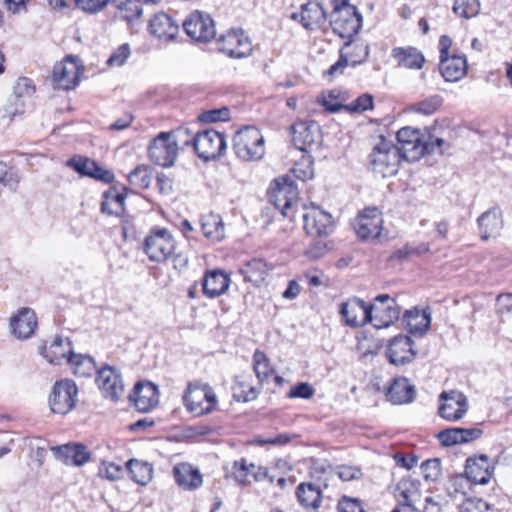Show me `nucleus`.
Segmentation results:
<instances>
[{"label": "nucleus", "instance_id": "nucleus-35", "mask_svg": "<svg viewBox=\"0 0 512 512\" xmlns=\"http://www.w3.org/2000/svg\"><path fill=\"white\" fill-rule=\"evenodd\" d=\"M403 322L410 334L423 336L430 327L431 315L429 311L414 308L405 311Z\"/></svg>", "mask_w": 512, "mask_h": 512}, {"label": "nucleus", "instance_id": "nucleus-3", "mask_svg": "<svg viewBox=\"0 0 512 512\" xmlns=\"http://www.w3.org/2000/svg\"><path fill=\"white\" fill-rule=\"evenodd\" d=\"M401 159L403 157L396 145L379 136L368 155V164L374 173L386 178L397 174Z\"/></svg>", "mask_w": 512, "mask_h": 512}, {"label": "nucleus", "instance_id": "nucleus-48", "mask_svg": "<svg viewBox=\"0 0 512 512\" xmlns=\"http://www.w3.org/2000/svg\"><path fill=\"white\" fill-rule=\"evenodd\" d=\"M253 370L259 382L266 381L272 372L266 354L260 350H256L253 354Z\"/></svg>", "mask_w": 512, "mask_h": 512}, {"label": "nucleus", "instance_id": "nucleus-58", "mask_svg": "<svg viewBox=\"0 0 512 512\" xmlns=\"http://www.w3.org/2000/svg\"><path fill=\"white\" fill-rule=\"evenodd\" d=\"M459 512H491L487 502L479 498L466 499L459 507Z\"/></svg>", "mask_w": 512, "mask_h": 512}, {"label": "nucleus", "instance_id": "nucleus-14", "mask_svg": "<svg viewBox=\"0 0 512 512\" xmlns=\"http://www.w3.org/2000/svg\"><path fill=\"white\" fill-rule=\"evenodd\" d=\"M218 49L229 58L242 59L251 55L252 45L242 30H231L218 39Z\"/></svg>", "mask_w": 512, "mask_h": 512}, {"label": "nucleus", "instance_id": "nucleus-51", "mask_svg": "<svg viewBox=\"0 0 512 512\" xmlns=\"http://www.w3.org/2000/svg\"><path fill=\"white\" fill-rule=\"evenodd\" d=\"M480 10L478 0H455L453 11L456 15L463 18H471L476 16Z\"/></svg>", "mask_w": 512, "mask_h": 512}, {"label": "nucleus", "instance_id": "nucleus-11", "mask_svg": "<svg viewBox=\"0 0 512 512\" xmlns=\"http://www.w3.org/2000/svg\"><path fill=\"white\" fill-rule=\"evenodd\" d=\"M370 321L375 328L389 327L400 316V307L396 300L388 294L378 295L371 305H368Z\"/></svg>", "mask_w": 512, "mask_h": 512}, {"label": "nucleus", "instance_id": "nucleus-5", "mask_svg": "<svg viewBox=\"0 0 512 512\" xmlns=\"http://www.w3.org/2000/svg\"><path fill=\"white\" fill-rule=\"evenodd\" d=\"M268 196L283 216L292 217V208L299 200V190L291 175L276 178L270 185Z\"/></svg>", "mask_w": 512, "mask_h": 512}, {"label": "nucleus", "instance_id": "nucleus-40", "mask_svg": "<svg viewBox=\"0 0 512 512\" xmlns=\"http://www.w3.org/2000/svg\"><path fill=\"white\" fill-rule=\"evenodd\" d=\"M126 468L131 479L141 486L147 485L153 478V466L148 462L130 459Z\"/></svg>", "mask_w": 512, "mask_h": 512}, {"label": "nucleus", "instance_id": "nucleus-43", "mask_svg": "<svg viewBox=\"0 0 512 512\" xmlns=\"http://www.w3.org/2000/svg\"><path fill=\"white\" fill-rule=\"evenodd\" d=\"M73 373L78 377H90L96 371V363L89 355L74 354L68 358Z\"/></svg>", "mask_w": 512, "mask_h": 512}, {"label": "nucleus", "instance_id": "nucleus-55", "mask_svg": "<svg viewBox=\"0 0 512 512\" xmlns=\"http://www.w3.org/2000/svg\"><path fill=\"white\" fill-rule=\"evenodd\" d=\"M130 46L127 43L120 45L108 58L107 64L110 67L122 66L130 56Z\"/></svg>", "mask_w": 512, "mask_h": 512}, {"label": "nucleus", "instance_id": "nucleus-53", "mask_svg": "<svg viewBox=\"0 0 512 512\" xmlns=\"http://www.w3.org/2000/svg\"><path fill=\"white\" fill-rule=\"evenodd\" d=\"M123 473L124 470L120 465L105 460L101 461L98 469V476L108 481H117L121 479Z\"/></svg>", "mask_w": 512, "mask_h": 512}, {"label": "nucleus", "instance_id": "nucleus-9", "mask_svg": "<svg viewBox=\"0 0 512 512\" xmlns=\"http://www.w3.org/2000/svg\"><path fill=\"white\" fill-rule=\"evenodd\" d=\"M182 27L192 40L207 43L216 36L214 20L209 13L194 10L182 22Z\"/></svg>", "mask_w": 512, "mask_h": 512}, {"label": "nucleus", "instance_id": "nucleus-6", "mask_svg": "<svg viewBox=\"0 0 512 512\" xmlns=\"http://www.w3.org/2000/svg\"><path fill=\"white\" fill-rule=\"evenodd\" d=\"M190 144L193 145L197 156L204 161L215 160L222 156L226 150L224 134L214 129L197 132L191 139L183 142L184 146H189Z\"/></svg>", "mask_w": 512, "mask_h": 512}, {"label": "nucleus", "instance_id": "nucleus-18", "mask_svg": "<svg viewBox=\"0 0 512 512\" xmlns=\"http://www.w3.org/2000/svg\"><path fill=\"white\" fill-rule=\"evenodd\" d=\"M96 382L105 398L118 400L124 392L121 374L113 366L105 365L97 370Z\"/></svg>", "mask_w": 512, "mask_h": 512}, {"label": "nucleus", "instance_id": "nucleus-4", "mask_svg": "<svg viewBox=\"0 0 512 512\" xmlns=\"http://www.w3.org/2000/svg\"><path fill=\"white\" fill-rule=\"evenodd\" d=\"M236 156L244 161L259 160L265 153V141L255 126H246L237 131L233 138Z\"/></svg>", "mask_w": 512, "mask_h": 512}, {"label": "nucleus", "instance_id": "nucleus-22", "mask_svg": "<svg viewBox=\"0 0 512 512\" xmlns=\"http://www.w3.org/2000/svg\"><path fill=\"white\" fill-rule=\"evenodd\" d=\"M340 314L347 326L357 328L370 321L368 305L359 298H351L341 304Z\"/></svg>", "mask_w": 512, "mask_h": 512}, {"label": "nucleus", "instance_id": "nucleus-38", "mask_svg": "<svg viewBox=\"0 0 512 512\" xmlns=\"http://www.w3.org/2000/svg\"><path fill=\"white\" fill-rule=\"evenodd\" d=\"M239 272L243 275L246 282L259 286L268 275L269 267L263 259L254 258L245 263Z\"/></svg>", "mask_w": 512, "mask_h": 512}, {"label": "nucleus", "instance_id": "nucleus-13", "mask_svg": "<svg viewBox=\"0 0 512 512\" xmlns=\"http://www.w3.org/2000/svg\"><path fill=\"white\" fill-rule=\"evenodd\" d=\"M144 251L151 261H166L175 251V240L166 228L151 231L145 238Z\"/></svg>", "mask_w": 512, "mask_h": 512}, {"label": "nucleus", "instance_id": "nucleus-15", "mask_svg": "<svg viewBox=\"0 0 512 512\" xmlns=\"http://www.w3.org/2000/svg\"><path fill=\"white\" fill-rule=\"evenodd\" d=\"M291 133L292 142L300 151L310 153L319 149L316 137L320 135V125L316 121H298L291 126Z\"/></svg>", "mask_w": 512, "mask_h": 512}, {"label": "nucleus", "instance_id": "nucleus-32", "mask_svg": "<svg viewBox=\"0 0 512 512\" xmlns=\"http://www.w3.org/2000/svg\"><path fill=\"white\" fill-rule=\"evenodd\" d=\"M391 56L398 66L406 69L420 70L426 62L423 53L412 46L393 48Z\"/></svg>", "mask_w": 512, "mask_h": 512}, {"label": "nucleus", "instance_id": "nucleus-26", "mask_svg": "<svg viewBox=\"0 0 512 512\" xmlns=\"http://www.w3.org/2000/svg\"><path fill=\"white\" fill-rule=\"evenodd\" d=\"M67 165L72 167L80 175L88 176L105 183H111L114 174L110 170L102 168L97 162L89 158H71Z\"/></svg>", "mask_w": 512, "mask_h": 512}, {"label": "nucleus", "instance_id": "nucleus-31", "mask_svg": "<svg viewBox=\"0 0 512 512\" xmlns=\"http://www.w3.org/2000/svg\"><path fill=\"white\" fill-rule=\"evenodd\" d=\"M440 73L447 82H457L467 73V60L463 55H453L440 59Z\"/></svg>", "mask_w": 512, "mask_h": 512}, {"label": "nucleus", "instance_id": "nucleus-45", "mask_svg": "<svg viewBox=\"0 0 512 512\" xmlns=\"http://www.w3.org/2000/svg\"><path fill=\"white\" fill-rule=\"evenodd\" d=\"M419 493V483L411 478H403L397 484L395 496L401 504L413 505Z\"/></svg>", "mask_w": 512, "mask_h": 512}, {"label": "nucleus", "instance_id": "nucleus-16", "mask_svg": "<svg viewBox=\"0 0 512 512\" xmlns=\"http://www.w3.org/2000/svg\"><path fill=\"white\" fill-rule=\"evenodd\" d=\"M383 219L381 212L376 207L364 209L356 217L353 227L359 238L372 240L380 236Z\"/></svg>", "mask_w": 512, "mask_h": 512}, {"label": "nucleus", "instance_id": "nucleus-33", "mask_svg": "<svg viewBox=\"0 0 512 512\" xmlns=\"http://www.w3.org/2000/svg\"><path fill=\"white\" fill-rule=\"evenodd\" d=\"M75 353L72 350V343L69 338L56 336L49 346L42 348V355L53 364H60L63 360H67L70 355Z\"/></svg>", "mask_w": 512, "mask_h": 512}, {"label": "nucleus", "instance_id": "nucleus-24", "mask_svg": "<svg viewBox=\"0 0 512 512\" xmlns=\"http://www.w3.org/2000/svg\"><path fill=\"white\" fill-rule=\"evenodd\" d=\"M440 399L444 402L439 406V415L446 420L456 421L467 411V398L460 392H443Z\"/></svg>", "mask_w": 512, "mask_h": 512}, {"label": "nucleus", "instance_id": "nucleus-49", "mask_svg": "<svg viewBox=\"0 0 512 512\" xmlns=\"http://www.w3.org/2000/svg\"><path fill=\"white\" fill-rule=\"evenodd\" d=\"M443 104V97L439 94L431 95L412 106V111L423 115H432Z\"/></svg>", "mask_w": 512, "mask_h": 512}, {"label": "nucleus", "instance_id": "nucleus-62", "mask_svg": "<svg viewBox=\"0 0 512 512\" xmlns=\"http://www.w3.org/2000/svg\"><path fill=\"white\" fill-rule=\"evenodd\" d=\"M338 512H364L361 501L356 498L343 496L337 504Z\"/></svg>", "mask_w": 512, "mask_h": 512}, {"label": "nucleus", "instance_id": "nucleus-64", "mask_svg": "<svg viewBox=\"0 0 512 512\" xmlns=\"http://www.w3.org/2000/svg\"><path fill=\"white\" fill-rule=\"evenodd\" d=\"M290 436L286 433L278 434L274 437L269 438H257L255 442L259 446H264L267 444L274 445V446H284L290 442Z\"/></svg>", "mask_w": 512, "mask_h": 512}, {"label": "nucleus", "instance_id": "nucleus-63", "mask_svg": "<svg viewBox=\"0 0 512 512\" xmlns=\"http://www.w3.org/2000/svg\"><path fill=\"white\" fill-rule=\"evenodd\" d=\"M250 476L256 482L268 479L271 483L274 482L275 477L270 475L268 468L264 466H257L254 463H248Z\"/></svg>", "mask_w": 512, "mask_h": 512}, {"label": "nucleus", "instance_id": "nucleus-28", "mask_svg": "<svg viewBox=\"0 0 512 512\" xmlns=\"http://www.w3.org/2000/svg\"><path fill=\"white\" fill-rule=\"evenodd\" d=\"M415 396V386L405 377L394 378L386 391L387 400L395 405L411 403Z\"/></svg>", "mask_w": 512, "mask_h": 512}, {"label": "nucleus", "instance_id": "nucleus-41", "mask_svg": "<svg viewBox=\"0 0 512 512\" xmlns=\"http://www.w3.org/2000/svg\"><path fill=\"white\" fill-rule=\"evenodd\" d=\"M296 497L299 504L305 508H318L320 501V487L311 482H302L296 488Z\"/></svg>", "mask_w": 512, "mask_h": 512}, {"label": "nucleus", "instance_id": "nucleus-54", "mask_svg": "<svg viewBox=\"0 0 512 512\" xmlns=\"http://www.w3.org/2000/svg\"><path fill=\"white\" fill-rule=\"evenodd\" d=\"M229 118L230 111L227 107L204 111L198 116V120L204 123L226 121L229 120Z\"/></svg>", "mask_w": 512, "mask_h": 512}, {"label": "nucleus", "instance_id": "nucleus-57", "mask_svg": "<svg viewBox=\"0 0 512 512\" xmlns=\"http://www.w3.org/2000/svg\"><path fill=\"white\" fill-rule=\"evenodd\" d=\"M437 438L444 446L462 444L460 428H448L442 430L437 434Z\"/></svg>", "mask_w": 512, "mask_h": 512}, {"label": "nucleus", "instance_id": "nucleus-44", "mask_svg": "<svg viewBox=\"0 0 512 512\" xmlns=\"http://www.w3.org/2000/svg\"><path fill=\"white\" fill-rule=\"evenodd\" d=\"M233 398L238 402H249L257 398L259 391L252 386L249 379L244 376H237L232 387Z\"/></svg>", "mask_w": 512, "mask_h": 512}, {"label": "nucleus", "instance_id": "nucleus-1", "mask_svg": "<svg viewBox=\"0 0 512 512\" xmlns=\"http://www.w3.org/2000/svg\"><path fill=\"white\" fill-rule=\"evenodd\" d=\"M396 138L398 142L396 147L403 159L408 162L418 161L426 154H444L450 147L443 138L411 127L401 128Z\"/></svg>", "mask_w": 512, "mask_h": 512}, {"label": "nucleus", "instance_id": "nucleus-25", "mask_svg": "<svg viewBox=\"0 0 512 512\" xmlns=\"http://www.w3.org/2000/svg\"><path fill=\"white\" fill-rule=\"evenodd\" d=\"M494 473V466L489 457L482 454L468 458L465 465L466 478L474 484H487Z\"/></svg>", "mask_w": 512, "mask_h": 512}, {"label": "nucleus", "instance_id": "nucleus-52", "mask_svg": "<svg viewBox=\"0 0 512 512\" xmlns=\"http://www.w3.org/2000/svg\"><path fill=\"white\" fill-rule=\"evenodd\" d=\"M232 470L233 478L239 485L246 486L252 483L248 462L245 458L234 461Z\"/></svg>", "mask_w": 512, "mask_h": 512}, {"label": "nucleus", "instance_id": "nucleus-7", "mask_svg": "<svg viewBox=\"0 0 512 512\" xmlns=\"http://www.w3.org/2000/svg\"><path fill=\"white\" fill-rule=\"evenodd\" d=\"M183 402L189 412L195 416H202L213 412L218 401L208 384L189 383L183 394Z\"/></svg>", "mask_w": 512, "mask_h": 512}, {"label": "nucleus", "instance_id": "nucleus-23", "mask_svg": "<svg viewBox=\"0 0 512 512\" xmlns=\"http://www.w3.org/2000/svg\"><path fill=\"white\" fill-rule=\"evenodd\" d=\"M129 399L138 411L149 412L159 403L158 388L151 382H138Z\"/></svg>", "mask_w": 512, "mask_h": 512}, {"label": "nucleus", "instance_id": "nucleus-36", "mask_svg": "<svg viewBox=\"0 0 512 512\" xmlns=\"http://www.w3.org/2000/svg\"><path fill=\"white\" fill-rule=\"evenodd\" d=\"M293 20H299L307 30H314L320 27V2L309 1L301 5L300 12L291 15Z\"/></svg>", "mask_w": 512, "mask_h": 512}, {"label": "nucleus", "instance_id": "nucleus-2", "mask_svg": "<svg viewBox=\"0 0 512 512\" xmlns=\"http://www.w3.org/2000/svg\"><path fill=\"white\" fill-rule=\"evenodd\" d=\"M187 134V129L160 132L148 146L149 160L163 168L172 167L179 155V141Z\"/></svg>", "mask_w": 512, "mask_h": 512}, {"label": "nucleus", "instance_id": "nucleus-59", "mask_svg": "<svg viewBox=\"0 0 512 512\" xmlns=\"http://www.w3.org/2000/svg\"><path fill=\"white\" fill-rule=\"evenodd\" d=\"M440 460L429 459L421 464V471L426 480L435 481L440 475Z\"/></svg>", "mask_w": 512, "mask_h": 512}, {"label": "nucleus", "instance_id": "nucleus-61", "mask_svg": "<svg viewBox=\"0 0 512 512\" xmlns=\"http://www.w3.org/2000/svg\"><path fill=\"white\" fill-rule=\"evenodd\" d=\"M315 393V389L307 382H301L293 386L287 393L288 398L310 399Z\"/></svg>", "mask_w": 512, "mask_h": 512}, {"label": "nucleus", "instance_id": "nucleus-29", "mask_svg": "<svg viewBox=\"0 0 512 512\" xmlns=\"http://www.w3.org/2000/svg\"><path fill=\"white\" fill-rule=\"evenodd\" d=\"M230 282L229 276L224 271H208L202 280L203 294L208 298H216L228 290Z\"/></svg>", "mask_w": 512, "mask_h": 512}, {"label": "nucleus", "instance_id": "nucleus-10", "mask_svg": "<svg viewBox=\"0 0 512 512\" xmlns=\"http://www.w3.org/2000/svg\"><path fill=\"white\" fill-rule=\"evenodd\" d=\"M78 388L73 380L62 379L55 382L48 403L53 413L66 415L76 405Z\"/></svg>", "mask_w": 512, "mask_h": 512}, {"label": "nucleus", "instance_id": "nucleus-19", "mask_svg": "<svg viewBox=\"0 0 512 512\" xmlns=\"http://www.w3.org/2000/svg\"><path fill=\"white\" fill-rule=\"evenodd\" d=\"M386 356L389 362L395 366L411 363L416 356L413 341L407 335H397L388 344Z\"/></svg>", "mask_w": 512, "mask_h": 512}, {"label": "nucleus", "instance_id": "nucleus-37", "mask_svg": "<svg viewBox=\"0 0 512 512\" xmlns=\"http://www.w3.org/2000/svg\"><path fill=\"white\" fill-rule=\"evenodd\" d=\"M126 193L110 187L103 194L101 212L109 216H121L125 211Z\"/></svg>", "mask_w": 512, "mask_h": 512}, {"label": "nucleus", "instance_id": "nucleus-34", "mask_svg": "<svg viewBox=\"0 0 512 512\" xmlns=\"http://www.w3.org/2000/svg\"><path fill=\"white\" fill-rule=\"evenodd\" d=\"M477 222L483 240L497 236L503 227L501 211L497 207L481 214Z\"/></svg>", "mask_w": 512, "mask_h": 512}, {"label": "nucleus", "instance_id": "nucleus-17", "mask_svg": "<svg viewBox=\"0 0 512 512\" xmlns=\"http://www.w3.org/2000/svg\"><path fill=\"white\" fill-rule=\"evenodd\" d=\"M81 74L79 58L68 55L62 62L54 66L53 80L59 88L70 90L78 85Z\"/></svg>", "mask_w": 512, "mask_h": 512}, {"label": "nucleus", "instance_id": "nucleus-39", "mask_svg": "<svg viewBox=\"0 0 512 512\" xmlns=\"http://www.w3.org/2000/svg\"><path fill=\"white\" fill-rule=\"evenodd\" d=\"M201 229L206 238L213 241H221L225 236L224 223L219 214L208 213L200 220Z\"/></svg>", "mask_w": 512, "mask_h": 512}, {"label": "nucleus", "instance_id": "nucleus-42", "mask_svg": "<svg viewBox=\"0 0 512 512\" xmlns=\"http://www.w3.org/2000/svg\"><path fill=\"white\" fill-rule=\"evenodd\" d=\"M111 3L118 10V17L130 25L138 20L143 13L140 3L136 0H111Z\"/></svg>", "mask_w": 512, "mask_h": 512}, {"label": "nucleus", "instance_id": "nucleus-50", "mask_svg": "<svg viewBox=\"0 0 512 512\" xmlns=\"http://www.w3.org/2000/svg\"><path fill=\"white\" fill-rule=\"evenodd\" d=\"M34 92L35 86L32 80L27 77L19 78L14 86V96L21 107L24 106L25 99L30 98Z\"/></svg>", "mask_w": 512, "mask_h": 512}, {"label": "nucleus", "instance_id": "nucleus-8", "mask_svg": "<svg viewBox=\"0 0 512 512\" xmlns=\"http://www.w3.org/2000/svg\"><path fill=\"white\" fill-rule=\"evenodd\" d=\"M363 18L354 5L332 9L330 24L333 31L348 40L356 36L362 28Z\"/></svg>", "mask_w": 512, "mask_h": 512}, {"label": "nucleus", "instance_id": "nucleus-47", "mask_svg": "<svg viewBox=\"0 0 512 512\" xmlns=\"http://www.w3.org/2000/svg\"><path fill=\"white\" fill-rule=\"evenodd\" d=\"M292 179L307 181L314 176L313 161L309 155H303L291 170Z\"/></svg>", "mask_w": 512, "mask_h": 512}, {"label": "nucleus", "instance_id": "nucleus-12", "mask_svg": "<svg viewBox=\"0 0 512 512\" xmlns=\"http://www.w3.org/2000/svg\"><path fill=\"white\" fill-rule=\"evenodd\" d=\"M369 56V46L364 42H353L347 40L342 49L338 61L330 66L326 75L331 79L344 73L348 65L355 67L367 60Z\"/></svg>", "mask_w": 512, "mask_h": 512}, {"label": "nucleus", "instance_id": "nucleus-46", "mask_svg": "<svg viewBox=\"0 0 512 512\" xmlns=\"http://www.w3.org/2000/svg\"><path fill=\"white\" fill-rule=\"evenodd\" d=\"M152 173L149 166L138 165L128 174L129 184L139 190L149 188L151 183Z\"/></svg>", "mask_w": 512, "mask_h": 512}, {"label": "nucleus", "instance_id": "nucleus-27", "mask_svg": "<svg viewBox=\"0 0 512 512\" xmlns=\"http://www.w3.org/2000/svg\"><path fill=\"white\" fill-rule=\"evenodd\" d=\"M179 23L169 14L159 12L149 21V32L163 40H173L179 33Z\"/></svg>", "mask_w": 512, "mask_h": 512}, {"label": "nucleus", "instance_id": "nucleus-60", "mask_svg": "<svg viewBox=\"0 0 512 512\" xmlns=\"http://www.w3.org/2000/svg\"><path fill=\"white\" fill-rule=\"evenodd\" d=\"M110 2L111 0H75L79 9L90 14L102 11Z\"/></svg>", "mask_w": 512, "mask_h": 512}, {"label": "nucleus", "instance_id": "nucleus-20", "mask_svg": "<svg viewBox=\"0 0 512 512\" xmlns=\"http://www.w3.org/2000/svg\"><path fill=\"white\" fill-rule=\"evenodd\" d=\"M38 327L36 313L31 308H22L10 319V332L19 339L31 338Z\"/></svg>", "mask_w": 512, "mask_h": 512}, {"label": "nucleus", "instance_id": "nucleus-30", "mask_svg": "<svg viewBox=\"0 0 512 512\" xmlns=\"http://www.w3.org/2000/svg\"><path fill=\"white\" fill-rule=\"evenodd\" d=\"M173 474L176 483L184 490H196L203 483V477L199 469L189 463H180L174 466Z\"/></svg>", "mask_w": 512, "mask_h": 512}, {"label": "nucleus", "instance_id": "nucleus-56", "mask_svg": "<svg viewBox=\"0 0 512 512\" xmlns=\"http://www.w3.org/2000/svg\"><path fill=\"white\" fill-rule=\"evenodd\" d=\"M373 96L365 93L346 106L349 112H364L373 109Z\"/></svg>", "mask_w": 512, "mask_h": 512}, {"label": "nucleus", "instance_id": "nucleus-21", "mask_svg": "<svg viewBox=\"0 0 512 512\" xmlns=\"http://www.w3.org/2000/svg\"><path fill=\"white\" fill-rule=\"evenodd\" d=\"M54 457L65 465L82 466L86 464L91 454L82 443H67L51 448Z\"/></svg>", "mask_w": 512, "mask_h": 512}]
</instances>
